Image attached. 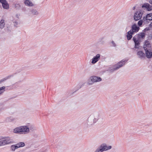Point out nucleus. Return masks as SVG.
Masks as SVG:
<instances>
[{"mask_svg": "<svg viewBox=\"0 0 152 152\" xmlns=\"http://www.w3.org/2000/svg\"><path fill=\"white\" fill-rule=\"evenodd\" d=\"M142 22H143V21L142 20H140L139 21H138V25L140 26L142 24Z\"/></svg>", "mask_w": 152, "mask_h": 152, "instance_id": "obj_24", "label": "nucleus"}, {"mask_svg": "<svg viewBox=\"0 0 152 152\" xmlns=\"http://www.w3.org/2000/svg\"><path fill=\"white\" fill-rule=\"evenodd\" d=\"M138 40L144 39L145 37V34L144 33H140L138 34L137 36Z\"/></svg>", "mask_w": 152, "mask_h": 152, "instance_id": "obj_16", "label": "nucleus"}, {"mask_svg": "<svg viewBox=\"0 0 152 152\" xmlns=\"http://www.w3.org/2000/svg\"><path fill=\"white\" fill-rule=\"evenodd\" d=\"M12 75H10L6 77L5 78H3L1 80H0V83H1L2 82H3L7 79L10 78L11 77H12Z\"/></svg>", "mask_w": 152, "mask_h": 152, "instance_id": "obj_21", "label": "nucleus"}, {"mask_svg": "<svg viewBox=\"0 0 152 152\" xmlns=\"http://www.w3.org/2000/svg\"><path fill=\"white\" fill-rule=\"evenodd\" d=\"M143 48L145 51L146 57L148 58H151L152 56L151 45L149 41H146L143 46Z\"/></svg>", "mask_w": 152, "mask_h": 152, "instance_id": "obj_3", "label": "nucleus"}, {"mask_svg": "<svg viewBox=\"0 0 152 152\" xmlns=\"http://www.w3.org/2000/svg\"><path fill=\"white\" fill-rule=\"evenodd\" d=\"M4 91V90H3V91L2 92H0V94H1Z\"/></svg>", "mask_w": 152, "mask_h": 152, "instance_id": "obj_32", "label": "nucleus"}, {"mask_svg": "<svg viewBox=\"0 0 152 152\" xmlns=\"http://www.w3.org/2000/svg\"><path fill=\"white\" fill-rule=\"evenodd\" d=\"M150 26H152V22L150 24Z\"/></svg>", "mask_w": 152, "mask_h": 152, "instance_id": "obj_30", "label": "nucleus"}, {"mask_svg": "<svg viewBox=\"0 0 152 152\" xmlns=\"http://www.w3.org/2000/svg\"><path fill=\"white\" fill-rule=\"evenodd\" d=\"M34 127L31 125L20 126L15 128L13 130V132L18 134H26L29 133L30 130L34 129Z\"/></svg>", "mask_w": 152, "mask_h": 152, "instance_id": "obj_1", "label": "nucleus"}, {"mask_svg": "<svg viewBox=\"0 0 152 152\" xmlns=\"http://www.w3.org/2000/svg\"><path fill=\"white\" fill-rule=\"evenodd\" d=\"M5 25L4 20L2 19L1 20L0 22V28H3Z\"/></svg>", "mask_w": 152, "mask_h": 152, "instance_id": "obj_20", "label": "nucleus"}, {"mask_svg": "<svg viewBox=\"0 0 152 152\" xmlns=\"http://www.w3.org/2000/svg\"><path fill=\"white\" fill-rule=\"evenodd\" d=\"M133 40L135 43L134 48H139L140 43L138 39H136L135 37H134L133 38Z\"/></svg>", "mask_w": 152, "mask_h": 152, "instance_id": "obj_12", "label": "nucleus"}, {"mask_svg": "<svg viewBox=\"0 0 152 152\" xmlns=\"http://www.w3.org/2000/svg\"><path fill=\"white\" fill-rule=\"evenodd\" d=\"M31 12L33 15H37L38 14V12L35 10H31Z\"/></svg>", "mask_w": 152, "mask_h": 152, "instance_id": "obj_23", "label": "nucleus"}, {"mask_svg": "<svg viewBox=\"0 0 152 152\" xmlns=\"http://www.w3.org/2000/svg\"><path fill=\"white\" fill-rule=\"evenodd\" d=\"M137 55L138 57L141 59L144 58L145 56L144 53L142 51H139L137 53Z\"/></svg>", "mask_w": 152, "mask_h": 152, "instance_id": "obj_15", "label": "nucleus"}, {"mask_svg": "<svg viewBox=\"0 0 152 152\" xmlns=\"http://www.w3.org/2000/svg\"><path fill=\"white\" fill-rule=\"evenodd\" d=\"M95 152H100L97 149L96 150Z\"/></svg>", "mask_w": 152, "mask_h": 152, "instance_id": "obj_29", "label": "nucleus"}, {"mask_svg": "<svg viewBox=\"0 0 152 152\" xmlns=\"http://www.w3.org/2000/svg\"><path fill=\"white\" fill-rule=\"evenodd\" d=\"M99 114L90 115L87 120V126H91L94 125L99 120Z\"/></svg>", "mask_w": 152, "mask_h": 152, "instance_id": "obj_2", "label": "nucleus"}, {"mask_svg": "<svg viewBox=\"0 0 152 152\" xmlns=\"http://www.w3.org/2000/svg\"><path fill=\"white\" fill-rule=\"evenodd\" d=\"M126 60H122L119 62H118L115 65L113 68V71L116 70L120 68L122 66L124 65L125 63L127 62Z\"/></svg>", "mask_w": 152, "mask_h": 152, "instance_id": "obj_6", "label": "nucleus"}, {"mask_svg": "<svg viewBox=\"0 0 152 152\" xmlns=\"http://www.w3.org/2000/svg\"><path fill=\"white\" fill-rule=\"evenodd\" d=\"M113 44V46L114 47H115L116 46V44L115 43L114 41H112L111 42Z\"/></svg>", "mask_w": 152, "mask_h": 152, "instance_id": "obj_27", "label": "nucleus"}, {"mask_svg": "<svg viewBox=\"0 0 152 152\" xmlns=\"http://www.w3.org/2000/svg\"><path fill=\"white\" fill-rule=\"evenodd\" d=\"M25 4L27 6L32 7L34 6V4L32 2L29 0H25L24 1Z\"/></svg>", "mask_w": 152, "mask_h": 152, "instance_id": "obj_17", "label": "nucleus"}, {"mask_svg": "<svg viewBox=\"0 0 152 152\" xmlns=\"http://www.w3.org/2000/svg\"><path fill=\"white\" fill-rule=\"evenodd\" d=\"M18 148L16 144L12 145L11 146V149L12 151H15L16 149H17Z\"/></svg>", "mask_w": 152, "mask_h": 152, "instance_id": "obj_22", "label": "nucleus"}, {"mask_svg": "<svg viewBox=\"0 0 152 152\" xmlns=\"http://www.w3.org/2000/svg\"><path fill=\"white\" fill-rule=\"evenodd\" d=\"M16 144L18 148H20L23 147L25 145V143L24 142H18Z\"/></svg>", "mask_w": 152, "mask_h": 152, "instance_id": "obj_19", "label": "nucleus"}, {"mask_svg": "<svg viewBox=\"0 0 152 152\" xmlns=\"http://www.w3.org/2000/svg\"><path fill=\"white\" fill-rule=\"evenodd\" d=\"M102 80V78L99 77L92 76L88 80L87 83L89 85H91L94 83L99 82L101 81Z\"/></svg>", "mask_w": 152, "mask_h": 152, "instance_id": "obj_4", "label": "nucleus"}, {"mask_svg": "<svg viewBox=\"0 0 152 152\" xmlns=\"http://www.w3.org/2000/svg\"><path fill=\"white\" fill-rule=\"evenodd\" d=\"M139 28L137 26L136 24L134 23L132 26V29L130 31H132V33L138 31Z\"/></svg>", "mask_w": 152, "mask_h": 152, "instance_id": "obj_11", "label": "nucleus"}, {"mask_svg": "<svg viewBox=\"0 0 152 152\" xmlns=\"http://www.w3.org/2000/svg\"><path fill=\"white\" fill-rule=\"evenodd\" d=\"M100 59V55L99 54H98L92 59L91 63L92 64H94L98 61Z\"/></svg>", "mask_w": 152, "mask_h": 152, "instance_id": "obj_10", "label": "nucleus"}, {"mask_svg": "<svg viewBox=\"0 0 152 152\" xmlns=\"http://www.w3.org/2000/svg\"><path fill=\"white\" fill-rule=\"evenodd\" d=\"M143 20L145 21H147V20H149V21L152 20V13H150L147 14L146 17H144L143 18Z\"/></svg>", "mask_w": 152, "mask_h": 152, "instance_id": "obj_13", "label": "nucleus"}, {"mask_svg": "<svg viewBox=\"0 0 152 152\" xmlns=\"http://www.w3.org/2000/svg\"><path fill=\"white\" fill-rule=\"evenodd\" d=\"M142 8L145 7L148 9V11H151L152 10V6H150V4L148 3H145L142 6Z\"/></svg>", "mask_w": 152, "mask_h": 152, "instance_id": "obj_14", "label": "nucleus"}, {"mask_svg": "<svg viewBox=\"0 0 152 152\" xmlns=\"http://www.w3.org/2000/svg\"><path fill=\"white\" fill-rule=\"evenodd\" d=\"M149 2L152 4V0H149Z\"/></svg>", "mask_w": 152, "mask_h": 152, "instance_id": "obj_28", "label": "nucleus"}, {"mask_svg": "<svg viewBox=\"0 0 152 152\" xmlns=\"http://www.w3.org/2000/svg\"><path fill=\"white\" fill-rule=\"evenodd\" d=\"M5 139L3 140L4 145H8L13 143L12 139L10 137H5Z\"/></svg>", "mask_w": 152, "mask_h": 152, "instance_id": "obj_8", "label": "nucleus"}, {"mask_svg": "<svg viewBox=\"0 0 152 152\" xmlns=\"http://www.w3.org/2000/svg\"><path fill=\"white\" fill-rule=\"evenodd\" d=\"M135 7H133V10H135Z\"/></svg>", "mask_w": 152, "mask_h": 152, "instance_id": "obj_31", "label": "nucleus"}, {"mask_svg": "<svg viewBox=\"0 0 152 152\" xmlns=\"http://www.w3.org/2000/svg\"><path fill=\"white\" fill-rule=\"evenodd\" d=\"M5 88V86H3L1 87H0V91L4 90Z\"/></svg>", "mask_w": 152, "mask_h": 152, "instance_id": "obj_26", "label": "nucleus"}, {"mask_svg": "<svg viewBox=\"0 0 152 152\" xmlns=\"http://www.w3.org/2000/svg\"><path fill=\"white\" fill-rule=\"evenodd\" d=\"M3 145H4L3 141L1 140L0 141V146H1Z\"/></svg>", "mask_w": 152, "mask_h": 152, "instance_id": "obj_25", "label": "nucleus"}, {"mask_svg": "<svg viewBox=\"0 0 152 152\" xmlns=\"http://www.w3.org/2000/svg\"><path fill=\"white\" fill-rule=\"evenodd\" d=\"M112 148L111 146H108L105 143L101 144L97 149L100 152H103L104 151H106L111 149Z\"/></svg>", "mask_w": 152, "mask_h": 152, "instance_id": "obj_5", "label": "nucleus"}, {"mask_svg": "<svg viewBox=\"0 0 152 152\" xmlns=\"http://www.w3.org/2000/svg\"><path fill=\"white\" fill-rule=\"evenodd\" d=\"M0 2L2 4L4 9H8L9 8V4L6 0H0Z\"/></svg>", "mask_w": 152, "mask_h": 152, "instance_id": "obj_9", "label": "nucleus"}, {"mask_svg": "<svg viewBox=\"0 0 152 152\" xmlns=\"http://www.w3.org/2000/svg\"><path fill=\"white\" fill-rule=\"evenodd\" d=\"M133 33H132V31H129L127 33V39L129 40H130L132 37V34Z\"/></svg>", "mask_w": 152, "mask_h": 152, "instance_id": "obj_18", "label": "nucleus"}, {"mask_svg": "<svg viewBox=\"0 0 152 152\" xmlns=\"http://www.w3.org/2000/svg\"><path fill=\"white\" fill-rule=\"evenodd\" d=\"M143 14V12L141 10L136 12L134 16V20L136 21L140 20L142 17Z\"/></svg>", "mask_w": 152, "mask_h": 152, "instance_id": "obj_7", "label": "nucleus"}]
</instances>
